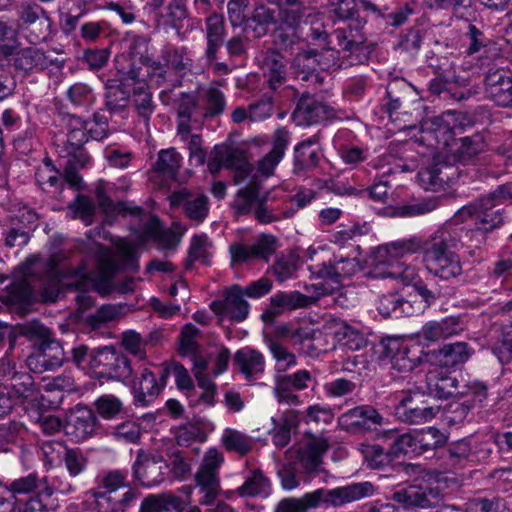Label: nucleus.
<instances>
[{
    "label": "nucleus",
    "instance_id": "1",
    "mask_svg": "<svg viewBox=\"0 0 512 512\" xmlns=\"http://www.w3.org/2000/svg\"><path fill=\"white\" fill-rule=\"evenodd\" d=\"M459 243L460 237L456 230L442 228L425 240L411 238L379 246L370 257L373 268L369 275L408 283L413 276V270L396 258L404 253L422 251L423 262L429 273L443 280L456 278L462 273L460 258L454 251Z\"/></svg>",
    "mask_w": 512,
    "mask_h": 512
},
{
    "label": "nucleus",
    "instance_id": "2",
    "mask_svg": "<svg viewBox=\"0 0 512 512\" xmlns=\"http://www.w3.org/2000/svg\"><path fill=\"white\" fill-rule=\"evenodd\" d=\"M435 134L438 143L448 148V154L445 158L435 157L432 164L418 172V179L426 190H440L444 184L470 171L476 172V166L485 162L487 144L481 134L455 138L454 131L446 124L439 125Z\"/></svg>",
    "mask_w": 512,
    "mask_h": 512
},
{
    "label": "nucleus",
    "instance_id": "3",
    "mask_svg": "<svg viewBox=\"0 0 512 512\" xmlns=\"http://www.w3.org/2000/svg\"><path fill=\"white\" fill-rule=\"evenodd\" d=\"M329 12L344 26L332 31L335 43L341 47V52L351 56L350 59L359 61L364 56L371 55L376 43L369 40L365 32L367 20L360 16L357 0H329Z\"/></svg>",
    "mask_w": 512,
    "mask_h": 512
},
{
    "label": "nucleus",
    "instance_id": "4",
    "mask_svg": "<svg viewBox=\"0 0 512 512\" xmlns=\"http://www.w3.org/2000/svg\"><path fill=\"white\" fill-rule=\"evenodd\" d=\"M374 492V485L369 481L352 483L333 489L319 488L298 499H283L277 505L275 512H306L308 509L319 506L338 508L370 497Z\"/></svg>",
    "mask_w": 512,
    "mask_h": 512
},
{
    "label": "nucleus",
    "instance_id": "5",
    "mask_svg": "<svg viewBox=\"0 0 512 512\" xmlns=\"http://www.w3.org/2000/svg\"><path fill=\"white\" fill-rule=\"evenodd\" d=\"M43 272H45V276H41L42 272L39 271L10 284L6 295L3 296V302L14 312L25 315L37 299L39 292H43L44 301H56L57 293L48 294L46 288L47 284L53 280V270L48 268L44 269Z\"/></svg>",
    "mask_w": 512,
    "mask_h": 512
},
{
    "label": "nucleus",
    "instance_id": "6",
    "mask_svg": "<svg viewBox=\"0 0 512 512\" xmlns=\"http://www.w3.org/2000/svg\"><path fill=\"white\" fill-rule=\"evenodd\" d=\"M379 359L398 372H410L417 367L426 354L415 342L400 337H387L380 342Z\"/></svg>",
    "mask_w": 512,
    "mask_h": 512
},
{
    "label": "nucleus",
    "instance_id": "7",
    "mask_svg": "<svg viewBox=\"0 0 512 512\" xmlns=\"http://www.w3.org/2000/svg\"><path fill=\"white\" fill-rule=\"evenodd\" d=\"M130 360L113 346L96 348L92 357V373L98 380H117L127 383L132 376Z\"/></svg>",
    "mask_w": 512,
    "mask_h": 512
},
{
    "label": "nucleus",
    "instance_id": "8",
    "mask_svg": "<svg viewBox=\"0 0 512 512\" xmlns=\"http://www.w3.org/2000/svg\"><path fill=\"white\" fill-rule=\"evenodd\" d=\"M52 61H48L45 53L35 47L19 48L18 45L0 44V67L12 66L23 76L30 75L34 70H45Z\"/></svg>",
    "mask_w": 512,
    "mask_h": 512
},
{
    "label": "nucleus",
    "instance_id": "9",
    "mask_svg": "<svg viewBox=\"0 0 512 512\" xmlns=\"http://www.w3.org/2000/svg\"><path fill=\"white\" fill-rule=\"evenodd\" d=\"M431 397L424 392L409 391L403 395L394 407L395 417L410 425H419L432 420L440 407L430 404Z\"/></svg>",
    "mask_w": 512,
    "mask_h": 512
},
{
    "label": "nucleus",
    "instance_id": "10",
    "mask_svg": "<svg viewBox=\"0 0 512 512\" xmlns=\"http://www.w3.org/2000/svg\"><path fill=\"white\" fill-rule=\"evenodd\" d=\"M499 206L500 204L486 195L463 206L458 210L455 217L462 222L467 219H474L475 226L487 233L504 223V209Z\"/></svg>",
    "mask_w": 512,
    "mask_h": 512
},
{
    "label": "nucleus",
    "instance_id": "11",
    "mask_svg": "<svg viewBox=\"0 0 512 512\" xmlns=\"http://www.w3.org/2000/svg\"><path fill=\"white\" fill-rule=\"evenodd\" d=\"M334 57H328L322 55L316 49L307 47L300 49L295 56L292 58L290 63V69L296 79L301 81H308L312 77H317L318 69L327 70H339L347 68L348 66L337 62Z\"/></svg>",
    "mask_w": 512,
    "mask_h": 512
},
{
    "label": "nucleus",
    "instance_id": "12",
    "mask_svg": "<svg viewBox=\"0 0 512 512\" xmlns=\"http://www.w3.org/2000/svg\"><path fill=\"white\" fill-rule=\"evenodd\" d=\"M65 360L62 344L52 336L46 341L34 344L26 362L32 372L41 374L61 367Z\"/></svg>",
    "mask_w": 512,
    "mask_h": 512
},
{
    "label": "nucleus",
    "instance_id": "13",
    "mask_svg": "<svg viewBox=\"0 0 512 512\" xmlns=\"http://www.w3.org/2000/svg\"><path fill=\"white\" fill-rule=\"evenodd\" d=\"M484 93L495 105L512 107V72L503 67H490L484 77Z\"/></svg>",
    "mask_w": 512,
    "mask_h": 512
},
{
    "label": "nucleus",
    "instance_id": "14",
    "mask_svg": "<svg viewBox=\"0 0 512 512\" xmlns=\"http://www.w3.org/2000/svg\"><path fill=\"white\" fill-rule=\"evenodd\" d=\"M383 424V417L371 405H361L348 410L338 418L339 427L352 434L377 430Z\"/></svg>",
    "mask_w": 512,
    "mask_h": 512
},
{
    "label": "nucleus",
    "instance_id": "15",
    "mask_svg": "<svg viewBox=\"0 0 512 512\" xmlns=\"http://www.w3.org/2000/svg\"><path fill=\"white\" fill-rule=\"evenodd\" d=\"M334 109L307 92L303 93L292 113L293 121L298 126H310L333 118Z\"/></svg>",
    "mask_w": 512,
    "mask_h": 512
},
{
    "label": "nucleus",
    "instance_id": "16",
    "mask_svg": "<svg viewBox=\"0 0 512 512\" xmlns=\"http://www.w3.org/2000/svg\"><path fill=\"white\" fill-rule=\"evenodd\" d=\"M392 498L406 508L430 509L439 506L444 497L438 486L410 485L394 492Z\"/></svg>",
    "mask_w": 512,
    "mask_h": 512
},
{
    "label": "nucleus",
    "instance_id": "17",
    "mask_svg": "<svg viewBox=\"0 0 512 512\" xmlns=\"http://www.w3.org/2000/svg\"><path fill=\"white\" fill-rule=\"evenodd\" d=\"M316 301V297L307 296L299 291H279L270 297L269 307L264 310L261 319L266 325L273 324L283 312L306 308Z\"/></svg>",
    "mask_w": 512,
    "mask_h": 512
},
{
    "label": "nucleus",
    "instance_id": "18",
    "mask_svg": "<svg viewBox=\"0 0 512 512\" xmlns=\"http://www.w3.org/2000/svg\"><path fill=\"white\" fill-rule=\"evenodd\" d=\"M309 40V45H313L314 48L319 52H322V55L328 57H334L337 62H341L346 66H354V65H363L366 64L371 55L364 56V59L357 61L350 59L351 56L343 54L341 52V47L335 43V40L332 37V33L328 34L323 25L319 27H311L310 32L307 36Z\"/></svg>",
    "mask_w": 512,
    "mask_h": 512
},
{
    "label": "nucleus",
    "instance_id": "19",
    "mask_svg": "<svg viewBox=\"0 0 512 512\" xmlns=\"http://www.w3.org/2000/svg\"><path fill=\"white\" fill-rule=\"evenodd\" d=\"M96 421L97 417L92 409L78 405L67 414L63 431L73 441L80 442L92 435Z\"/></svg>",
    "mask_w": 512,
    "mask_h": 512
},
{
    "label": "nucleus",
    "instance_id": "20",
    "mask_svg": "<svg viewBox=\"0 0 512 512\" xmlns=\"http://www.w3.org/2000/svg\"><path fill=\"white\" fill-rule=\"evenodd\" d=\"M277 249V238L262 234L253 245L236 243L230 246L232 262L244 263L252 259H263L266 262Z\"/></svg>",
    "mask_w": 512,
    "mask_h": 512
},
{
    "label": "nucleus",
    "instance_id": "21",
    "mask_svg": "<svg viewBox=\"0 0 512 512\" xmlns=\"http://www.w3.org/2000/svg\"><path fill=\"white\" fill-rule=\"evenodd\" d=\"M329 448L326 439L309 436L306 442L298 449V458L302 468L309 474H318L323 463L322 457Z\"/></svg>",
    "mask_w": 512,
    "mask_h": 512
},
{
    "label": "nucleus",
    "instance_id": "22",
    "mask_svg": "<svg viewBox=\"0 0 512 512\" xmlns=\"http://www.w3.org/2000/svg\"><path fill=\"white\" fill-rule=\"evenodd\" d=\"M131 92L121 79H107L104 84V110L110 114H122L127 111Z\"/></svg>",
    "mask_w": 512,
    "mask_h": 512
},
{
    "label": "nucleus",
    "instance_id": "23",
    "mask_svg": "<svg viewBox=\"0 0 512 512\" xmlns=\"http://www.w3.org/2000/svg\"><path fill=\"white\" fill-rule=\"evenodd\" d=\"M427 394L439 399H448L458 394V380L455 376L444 372L442 369H432L426 374Z\"/></svg>",
    "mask_w": 512,
    "mask_h": 512
},
{
    "label": "nucleus",
    "instance_id": "24",
    "mask_svg": "<svg viewBox=\"0 0 512 512\" xmlns=\"http://www.w3.org/2000/svg\"><path fill=\"white\" fill-rule=\"evenodd\" d=\"M170 200L173 206H183L186 216L191 220L202 222L208 215V198L205 195L191 198V194L186 189H181L174 192Z\"/></svg>",
    "mask_w": 512,
    "mask_h": 512
},
{
    "label": "nucleus",
    "instance_id": "25",
    "mask_svg": "<svg viewBox=\"0 0 512 512\" xmlns=\"http://www.w3.org/2000/svg\"><path fill=\"white\" fill-rule=\"evenodd\" d=\"M182 157L175 148L159 151L156 162L150 171V180L161 177L162 180L177 181V175L181 167Z\"/></svg>",
    "mask_w": 512,
    "mask_h": 512
},
{
    "label": "nucleus",
    "instance_id": "26",
    "mask_svg": "<svg viewBox=\"0 0 512 512\" xmlns=\"http://www.w3.org/2000/svg\"><path fill=\"white\" fill-rule=\"evenodd\" d=\"M161 458H149L138 453L137 460L133 465L134 477L144 486H153L163 480Z\"/></svg>",
    "mask_w": 512,
    "mask_h": 512
},
{
    "label": "nucleus",
    "instance_id": "27",
    "mask_svg": "<svg viewBox=\"0 0 512 512\" xmlns=\"http://www.w3.org/2000/svg\"><path fill=\"white\" fill-rule=\"evenodd\" d=\"M263 68L268 74V85L272 90L280 87L287 75L285 56L278 48H269L263 56Z\"/></svg>",
    "mask_w": 512,
    "mask_h": 512
},
{
    "label": "nucleus",
    "instance_id": "28",
    "mask_svg": "<svg viewBox=\"0 0 512 512\" xmlns=\"http://www.w3.org/2000/svg\"><path fill=\"white\" fill-rule=\"evenodd\" d=\"M37 214L32 210L23 211L20 216L11 218V227L5 233V245L9 248L22 247L30 240L29 228H23L19 224H36Z\"/></svg>",
    "mask_w": 512,
    "mask_h": 512
},
{
    "label": "nucleus",
    "instance_id": "29",
    "mask_svg": "<svg viewBox=\"0 0 512 512\" xmlns=\"http://www.w3.org/2000/svg\"><path fill=\"white\" fill-rule=\"evenodd\" d=\"M132 391L136 405L147 406L161 392L155 374L145 368L140 377L133 381Z\"/></svg>",
    "mask_w": 512,
    "mask_h": 512
},
{
    "label": "nucleus",
    "instance_id": "30",
    "mask_svg": "<svg viewBox=\"0 0 512 512\" xmlns=\"http://www.w3.org/2000/svg\"><path fill=\"white\" fill-rule=\"evenodd\" d=\"M225 24L222 15L213 13L206 19L207 48L205 57L207 63H213L217 59V51L224 42Z\"/></svg>",
    "mask_w": 512,
    "mask_h": 512
},
{
    "label": "nucleus",
    "instance_id": "31",
    "mask_svg": "<svg viewBox=\"0 0 512 512\" xmlns=\"http://www.w3.org/2000/svg\"><path fill=\"white\" fill-rule=\"evenodd\" d=\"M234 364L247 381H253L256 375L264 372L265 360L259 351L243 348L235 353Z\"/></svg>",
    "mask_w": 512,
    "mask_h": 512
},
{
    "label": "nucleus",
    "instance_id": "32",
    "mask_svg": "<svg viewBox=\"0 0 512 512\" xmlns=\"http://www.w3.org/2000/svg\"><path fill=\"white\" fill-rule=\"evenodd\" d=\"M261 187V180L257 177H253L245 187L238 190L231 204L235 215L245 216L252 213L253 207L255 206V198H257Z\"/></svg>",
    "mask_w": 512,
    "mask_h": 512
},
{
    "label": "nucleus",
    "instance_id": "33",
    "mask_svg": "<svg viewBox=\"0 0 512 512\" xmlns=\"http://www.w3.org/2000/svg\"><path fill=\"white\" fill-rule=\"evenodd\" d=\"M222 155L224 167L235 170L236 183L243 181L253 171V166L242 149L222 146Z\"/></svg>",
    "mask_w": 512,
    "mask_h": 512
},
{
    "label": "nucleus",
    "instance_id": "34",
    "mask_svg": "<svg viewBox=\"0 0 512 512\" xmlns=\"http://www.w3.org/2000/svg\"><path fill=\"white\" fill-rule=\"evenodd\" d=\"M289 142V133L285 129H277L274 134L271 151L259 162V170L268 177L282 159Z\"/></svg>",
    "mask_w": 512,
    "mask_h": 512
},
{
    "label": "nucleus",
    "instance_id": "35",
    "mask_svg": "<svg viewBox=\"0 0 512 512\" xmlns=\"http://www.w3.org/2000/svg\"><path fill=\"white\" fill-rule=\"evenodd\" d=\"M439 77L434 78L429 83V92L433 95H441L444 94V98L451 97L457 101L467 99L472 94L476 93V91H472L469 88H465L461 91L452 92V88L450 87L453 83H458V79L455 76H450L447 70L443 72H437Z\"/></svg>",
    "mask_w": 512,
    "mask_h": 512
},
{
    "label": "nucleus",
    "instance_id": "36",
    "mask_svg": "<svg viewBox=\"0 0 512 512\" xmlns=\"http://www.w3.org/2000/svg\"><path fill=\"white\" fill-rule=\"evenodd\" d=\"M439 207V200L436 197L414 198L393 208L391 213L394 217H418L423 216Z\"/></svg>",
    "mask_w": 512,
    "mask_h": 512
},
{
    "label": "nucleus",
    "instance_id": "37",
    "mask_svg": "<svg viewBox=\"0 0 512 512\" xmlns=\"http://www.w3.org/2000/svg\"><path fill=\"white\" fill-rule=\"evenodd\" d=\"M280 8L282 21L291 28L299 26L303 18L311 15L312 9L304 0H275Z\"/></svg>",
    "mask_w": 512,
    "mask_h": 512
},
{
    "label": "nucleus",
    "instance_id": "38",
    "mask_svg": "<svg viewBox=\"0 0 512 512\" xmlns=\"http://www.w3.org/2000/svg\"><path fill=\"white\" fill-rule=\"evenodd\" d=\"M318 142V137L313 136L310 139L300 142L295 147L294 171L299 173L303 170L312 169L318 165L319 153L312 146Z\"/></svg>",
    "mask_w": 512,
    "mask_h": 512
},
{
    "label": "nucleus",
    "instance_id": "39",
    "mask_svg": "<svg viewBox=\"0 0 512 512\" xmlns=\"http://www.w3.org/2000/svg\"><path fill=\"white\" fill-rule=\"evenodd\" d=\"M243 289L233 285L226 292L227 315L236 322L244 321L249 314V304L244 299Z\"/></svg>",
    "mask_w": 512,
    "mask_h": 512
},
{
    "label": "nucleus",
    "instance_id": "40",
    "mask_svg": "<svg viewBox=\"0 0 512 512\" xmlns=\"http://www.w3.org/2000/svg\"><path fill=\"white\" fill-rule=\"evenodd\" d=\"M411 305L397 292L383 294L377 304V310L384 317H401L407 313Z\"/></svg>",
    "mask_w": 512,
    "mask_h": 512
},
{
    "label": "nucleus",
    "instance_id": "41",
    "mask_svg": "<svg viewBox=\"0 0 512 512\" xmlns=\"http://www.w3.org/2000/svg\"><path fill=\"white\" fill-rule=\"evenodd\" d=\"M223 455L216 448H210L204 455L199 470L195 475L196 481L211 482L219 481L217 470L223 463Z\"/></svg>",
    "mask_w": 512,
    "mask_h": 512
},
{
    "label": "nucleus",
    "instance_id": "42",
    "mask_svg": "<svg viewBox=\"0 0 512 512\" xmlns=\"http://www.w3.org/2000/svg\"><path fill=\"white\" fill-rule=\"evenodd\" d=\"M210 246L211 243L206 234L194 235L191 239L188 256L184 262L185 269H192L195 261H201L204 265H210V253L207 250Z\"/></svg>",
    "mask_w": 512,
    "mask_h": 512
},
{
    "label": "nucleus",
    "instance_id": "43",
    "mask_svg": "<svg viewBox=\"0 0 512 512\" xmlns=\"http://www.w3.org/2000/svg\"><path fill=\"white\" fill-rule=\"evenodd\" d=\"M418 454L432 451L444 446L447 442V435L435 427H428L415 431Z\"/></svg>",
    "mask_w": 512,
    "mask_h": 512
},
{
    "label": "nucleus",
    "instance_id": "44",
    "mask_svg": "<svg viewBox=\"0 0 512 512\" xmlns=\"http://www.w3.org/2000/svg\"><path fill=\"white\" fill-rule=\"evenodd\" d=\"M470 354L464 342L446 344L439 350V363L444 367H453L468 360Z\"/></svg>",
    "mask_w": 512,
    "mask_h": 512
},
{
    "label": "nucleus",
    "instance_id": "45",
    "mask_svg": "<svg viewBox=\"0 0 512 512\" xmlns=\"http://www.w3.org/2000/svg\"><path fill=\"white\" fill-rule=\"evenodd\" d=\"M138 60L129 58L126 55H121L116 60V70L119 74V78L125 81L131 80L133 84L140 85V83L145 82V74L142 71V67Z\"/></svg>",
    "mask_w": 512,
    "mask_h": 512
},
{
    "label": "nucleus",
    "instance_id": "46",
    "mask_svg": "<svg viewBox=\"0 0 512 512\" xmlns=\"http://www.w3.org/2000/svg\"><path fill=\"white\" fill-rule=\"evenodd\" d=\"M410 86L404 79L395 78L389 82L386 88L385 111L389 114L394 113L401 107V102L409 93Z\"/></svg>",
    "mask_w": 512,
    "mask_h": 512
},
{
    "label": "nucleus",
    "instance_id": "47",
    "mask_svg": "<svg viewBox=\"0 0 512 512\" xmlns=\"http://www.w3.org/2000/svg\"><path fill=\"white\" fill-rule=\"evenodd\" d=\"M222 443L226 450L236 452L242 456L253 448L251 437L233 429H226L222 436Z\"/></svg>",
    "mask_w": 512,
    "mask_h": 512
},
{
    "label": "nucleus",
    "instance_id": "48",
    "mask_svg": "<svg viewBox=\"0 0 512 512\" xmlns=\"http://www.w3.org/2000/svg\"><path fill=\"white\" fill-rule=\"evenodd\" d=\"M40 486V478L36 473H30L4 485L5 489L11 492L15 503L19 502V496L34 493Z\"/></svg>",
    "mask_w": 512,
    "mask_h": 512
},
{
    "label": "nucleus",
    "instance_id": "49",
    "mask_svg": "<svg viewBox=\"0 0 512 512\" xmlns=\"http://www.w3.org/2000/svg\"><path fill=\"white\" fill-rule=\"evenodd\" d=\"M67 208L73 219L79 218L87 226L93 223L96 208L90 197L79 194Z\"/></svg>",
    "mask_w": 512,
    "mask_h": 512
},
{
    "label": "nucleus",
    "instance_id": "50",
    "mask_svg": "<svg viewBox=\"0 0 512 512\" xmlns=\"http://www.w3.org/2000/svg\"><path fill=\"white\" fill-rule=\"evenodd\" d=\"M270 488L269 480L263 475L262 471L256 469L245 480L243 485L238 488L241 496L254 497L257 495H267Z\"/></svg>",
    "mask_w": 512,
    "mask_h": 512
},
{
    "label": "nucleus",
    "instance_id": "51",
    "mask_svg": "<svg viewBox=\"0 0 512 512\" xmlns=\"http://www.w3.org/2000/svg\"><path fill=\"white\" fill-rule=\"evenodd\" d=\"M133 104L138 115L144 119H148L154 111L152 101V93L147 83H140L133 88L132 93Z\"/></svg>",
    "mask_w": 512,
    "mask_h": 512
},
{
    "label": "nucleus",
    "instance_id": "52",
    "mask_svg": "<svg viewBox=\"0 0 512 512\" xmlns=\"http://www.w3.org/2000/svg\"><path fill=\"white\" fill-rule=\"evenodd\" d=\"M299 260L300 257L295 251L282 254L272 266L273 274L280 282L287 280L298 269Z\"/></svg>",
    "mask_w": 512,
    "mask_h": 512
},
{
    "label": "nucleus",
    "instance_id": "53",
    "mask_svg": "<svg viewBox=\"0 0 512 512\" xmlns=\"http://www.w3.org/2000/svg\"><path fill=\"white\" fill-rule=\"evenodd\" d=\"M200 330L193 324H185L179 336V354L187 356L189 353H196L200 348L195 339L200 336Z\"/></svg>",
    "mask_w": 512,
    "mask_h": 512
},
{
    "label": "nucleus",
    "instance_id": "54",
    "mask_svg": "<svg viewBox=\"0 0 512 512\" xmlns=\"http://www.w3.org/2000/svg\"><path fill=\"white\" fill-rule=\"evenodd\" d=\"M161 59L166 61L167 69H173L176 73L190 70L191 63L189 59L184 58L183 50L172 46H165L161 51Z\"/></svg>",
    "mask_w": 512,
    "mask_h": 512
},
{
    "label": "nucleus",
    "instance_id": "55",
    "mask_svg": "<svg viewBox=\"0 0 512 512\" xmlns=\"http://www.w3.org/2000/svg\"><path fill=\"white\" fill-rule=\"evenodd\" d=\"M17 334L27 337L29 340L46 341L53 336L51 330L44 326L39 320H32L28 323L18 324Z\"/></svg>",
    "mask_w": 512,
    "mask_h": 512
},
{
    "label": "nucleus",
    "instance_id": "56",
    "mask_svg": "<svg viewBox=\"0 0 512 512\" xmlns=\"http://www.w3.org/2000/svg\"><path fill=\"white\" fill-rule=\"evenodd\" d=\"M206 111L205 117H217L221 115L226 107L224 93L215 87H209L205 93Z\"/></svg>",
    "mask_w": 512,
    "mask_h": 512
},
{
    "label": "nucleus",
    "instance_id": "57",
    "mask_svg": "<svg viewBox=\"0 0 512 512\" xmlns=\"http://www.w3.org/2000/svg\"><path fill=\"white\" fill-rule=\"evenodd\" d=\"M142 65L146 67V76L157 86H162L168 81L169 71L166 61L156 60L151 55Z\"/></svg>",
    "mask_w": 512,
    "mask_h": 512
},
{
    "label": "nucleus",
    "instance_id": "58",
    "mask_svg": "<svg viewBox=\"0 0 512 512\" xmlns=\"http://www.w3.org/2000/svg\"><path fill=\"white\" fill-rule=\"evenodd\" d=\"M337 336L339 341L351 351L360 350L367 345V340L363 334L349 325H343L338 330Z\"/></svg>",
    "mask_w": 512,
    "mask_h": 512
},
{
    "label": "nucleus",
    "instance_id": "59",
    "mask_svg": "<svg viewBox=\"0 0 512 512\" xmlns=\"http://www.w3.org/2000/svg\"><path fill=\"white\" fill-rule=\"evenodd\" d=\"M96 349H90L87 345L80 344L73 347L65 362H72L77 368L90 369L92 371V357Z\"/></svg>",
    "mask_w": 512,
    "mask_h": 512
},
{
    "label": "nucleus",
    "instance_id": "60",
    "mask_svg": "<svg viewBox=\"0 0 512 512\" xmlns=\"http://www.w3.org/2000/svg\"><path fill=\"white\" fill-rule=\"evenodd\" d=\"M52 20L49 17H45L39 21H35L30 25L20 27L21 30L28 33V38L31 43L46 41L51 32Z\"/></svg>",
    "mask_w": 512,
    "mask_h": 512
},
{
    "label": "nucleus",
    "instance_id": "61",
    "mask_svg": "<svg viewBox=\"0 0 512 512\" xmlns=\"http://www.w3.org/2000/svg\"><path fill=\"white\" fill-rule=\"evenodd\" d=\"M49 17L47 11L37 3H22L19 10V27L30 25L32 22Z\"/></svg>",
    "mask_w": 512,
    "mask_h": 512
},
{
    "label": "nucleus",
    "instance_id": "62",
    "mask_svg": "<svg viewBox=\"0 0 512 512\" xmlns=\"http://www.w3.org/2000/svg\"><path fill=\"white\" fill-rule=\"evenodd\" d=\"M95 196L99 207L105 213H123L128 209V203L118 202L114 203L112 199L105 193L103 181H99L95 187Z\"/></svg>",
    "mask_w": 512,
    "mask_h": 512
},
{
    "label": "nucleus",
    "instance_id": "63",
    "mask_svg": "<svg viewBox=\"0 0 512 512\" xmlns=\"http://www.w3.org/2000/svg\"><path fill=\"white\" fill-rule=\"evenodd\" d=\"M415 11L416 4L414 2L405 3L403 6L397 7L392 12L385 11L382 19L386 25L396 28L404 24L408 20L409 16L414 14Z\"/></svg>",
    "mask_w": 512,
    "mask_h": 512
},
{
    "label": "nucleus",
    "instance_id": "64",
    "mask_svg": "<svg viewBox=\"0 0 512 512\" xmlns=\"http://www.w3.org/2000/svg\"><path fill=\"white\" fill-rule=\"evenodd\" d=\"M113 435L127 443L136 444L141 438V426L135 421H125L115 427Z\"/></svg>",
    "mask_w": 512,
    "mask_h": 512
}]
</instances>
